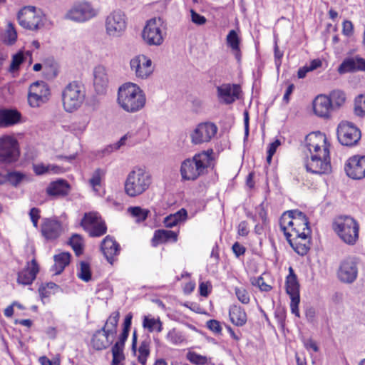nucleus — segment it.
Returning a JSON list of instances; mask_svg holds the SVG:
<instances>
[{"label":"nucleus","mask_w":365,"mask_h":365,"mask_svg":"<svg viewBox=\"0 0 365 365\" xmlns=\"http://www.w3.org/2000/svg\"><path fill=\"white\" fill-rule=\"evenodd\" d=\"M359 225L352 217L346 216L339 220L336 231L346 244L354 245L359 238Z\"/></svg>","instance_id":"nucleus-9"},{"label":"nucleus","mask_w":365,"mask_h":365,"mask_svg":"<svg viewBox=\"0 0 365 365\" xmlns=\"http://www.w3.org/2000/svg\"><path fill=\"white\" fill-rule=\"evenodd\" d=\"M291 214H294L292 232H291V235L294 236L302 235V239H304L305 237H309L311 234V230L306 215L298 210H292Z\"/></svg>","instance_id":"nucleus-19"},{"label":"nucleus","mask_w":365,"mask_h":365,"mask_svg":"<svg viewBox=\"0 0 365 365\" xmlns=\"http://www.w3.org/2000/svg\"><path fill=\"white\" fill-rule=\"evenodd\" d=\"M77 275L83 281L86 282H89L91 279V271L89 263L81 261Z\"/></svg>","instance_id":"nucleus-50"},{"label":"nucleus","mask_w":365,"mask_h":365,"mask_svg":"<svg viewBox=\"0 0 365 365\" xmlns=\"http://www.w3.org/2000/svg\"><path fill=\"white\" fill-rule=\"evenodd\" d=\"M33 170L36 175L46 174H58L62 173L63 169L56 165L38 163L33 164Z\"/></svg>","instance_id":"nucleus-34"},{"label":"nucleus","mask_w":365,"mask_h":365,"mask_svg":"<svg viewBox=\"0 0 365 365\" xmlns=\"http://www.w3.org/2000/svg\"><path fill=\"white\" fill-rule=\"evenodd\" d=\"M38 272V266L36 259L31 260V266L28 267L18 274L17 282L24 285L32 284Z\"/></svg>","instance_id":"nucleus-29"},{"label":"nucleus","mask_w":365,"mask_h":365,"mask_svg":"<svg viewBox=\"0 0 365 365\" xmlns=\"http://www.w3.org/2000/svg\"><path fill=\"white\" fill-rule=\"evenodd\" d=\"M327 96L330 99L333 108H340L346 101V95L341 90H334Z\"/></svg>","instance_id":"nucleus-37"},{"label":"nucleus","mask_w":365,"mask_h":365,"mask_svg":"<svg viewBox=\"0 0 365 365\" xmlns=\"http://www.w3.org/2000/svg\"><path fill=\"white\" fill-rule=\"evenodd\" d=\"M286 292L289 296L291 312L296 317H299V304L300 302L299 284L297 277L292 267L289 268V274L285 282Z\"/></svg>","instance_id":"nucleus-12"},{"label":"nucleus","mask_w":365,"mask_h":365,"mask_svg":"<svg viewBox=\"0 0 365 365\" xmlns=\"http://www.w3.org/2000/svg\"><path fill=\"white\" fill-rule=\"evenodd\" d=\"M98 14V10L91 3L80 1L72 6L66 14L65 18L75 22L83 23L96 17Z\"/></svg>","instance_id":"nucleus-10"},{"label":"nucleus","mask_w":365,"mask_h":365,"mask_svg":"<svg viewBox=\"0 0 365 365\" xmlns=\"http://www.w3.org/2000/svg\"><path fill=\"white\" fill-rule=\"evenodd\" d=\"M108 85L106 69L103 66H98L93 70V86L98 94L106 93Z\"/></svg>","instance_id":"nucleus-22"},{"label":"nucleus","mask_w":365,"mask_h":365,"mask_svg":"<svg viewBox=\"0 0 365 365\" xmlns=\"http://www.w3.org/2000/svg\"><path fill=\"white\" fill-rule=\"evenodd\" d=\"M110 334H107L105 327L96 331L91 339V344L96 350H103L113 344V339L110 338Z\"/></svg>","instance_id":"nucleus-27"},{"label":"nucleus","mask_w":365,"mask_h":365,"mask_svg":"<svg viewBox=\"0 0 365 365\" xmlns=\"http://www.w3.org/2000/svg\"><path fill=\"white\" fill-rule=\"evenodd\" d=\"M286 239L292 248L301 256L307 255L310 249L309 237L302 239V235H299V236L287 235Z\"/></svg>","instance_id":"nucleus-24"},{"label":"nucleus","mask_w":365,"mask_h":365,"mask_svg":"<svg viewBox=\"0 0 365 365\" xmlns=\"http://www.w3.org/2000/svg\"><path fill=\"white\" fill-rule=\"evenodd\" d=\"M354 26L351 21L345 20L343 22L342 33L346 36H351L353 34Z\"/></svg>","instance_id":"nucleus-60"},{"label":"nucleus","mask_w":365,"mask_h":365,"mask_svg":"<svg viewBox=\"0 0 365 365\" xmlns=\"http://www.w3.org/2000/svg\"><path fill=\"white\" fill-rule=\"evenodd\" d=\"M17 39V32L14 26L11 23H9L4 36V42L7 45H13Z\"/></svg>","instance_id":"nucleus-49"},{"label":"nucleus","mask_w":365,"mask_h":365,"mask_svg":"<svg viewBox=\"0 0 365 365\" xmlns=\"http://www.w3.org/2000/svg\"><path fill=\"white\" fill-rule=\"evenodd\" d=\"M68 245H71L76 256H80L83 252V239L79 235L74 234L69 239Z\"/></svg>","instance_id":"nucleus-44"},{"label":"nucleus","mask_w":365,"mask_h":365,"mask_svg":"<svg viewBox=\"0 0 365 365\" xmlns=\"http://www.w3.org/2000/svg\"><path fill=\"white\" fill-rule=\"evenodd\" d=\"M252 284L255 286H257L259 289L262 292H269L272 289V287L264 281L263 277H258L255 281H252Z\"/></svg>","instance_id":"nucleus-59"},{"label":"nucleus","mask_w":365,"mask_h":365,"mask_svg":"<svg viewBox=\"0 0 365 365\" xmlns=\"http://www.w3.org/2000/svg\"><path fill=\"white\" fill-rule=\"evenodd\" d=\"M128 211L132 215V217L135 218L137 222L145 221L147 219L148 214L150 213L148 210L143 209L138 206L130 207L128 209Z\"/></svg>","instance_id":"nucleus-42"},{"label":"nucleus","mask_w":365,"mask_h":365,"mask_svg":"<svg viewBox=\"0 0 365 365\" xmlns=\"http://www.w3.org/2000/svg\"><path fill=\"white\" fill-rule=\"evenodd\" d=\"M186 358L192 364L195 365H205L207 363L206 356L197 354L194 351H188Z\"/></svg>","instance_id":"nucleus-54"},{"label":"nucleus","mask_w":365,"mask_h":365,"mask_svg":"<svg viewBox=\"0 0 365 365\" xmlns=\"http://www.w3.org/2000/svg\"><path fill=\"white\" fill-rule=\"evenodd\" d=\"M106 32L110 37H120L126 29L125 14L120 10L112 11L106 19Z\"/></svg>","instance_id":"nucleus-14"},{"label":"nucleus","mask_w":365,"mask_h":365,"mask_svg":"<svg viewBox=\"0 0 365 365\" xmlns=\"http://www.w3.org/2000/svg\"><path fill=\"white\" fill-rule=\"evenodd\" d=\"M143 327L147 329L150 332L156 331L157 332H161L163 330V324L159 318H149L148 317H144L143 322Z\"/></svg>","instance_id":"nucleus-39"},{"label":"nucleus","mask_w":365,"mask_h":365,"mask_svg":"<svg viewBox=\"0 0 365 365\" xmlns=\"http://www.w3.org/2000/svg\"><path fill=\"white\" fill-rule=\"evenodd\" d=\"M29 93L38 94L40 96L45 95L50 97L51 92L48 86L43 81H36L33 83L29 90Z\"/></svg>","instance_id":"nucleus-38"},{"label":"nucleus","mask_w":365,"mask_h":365,"mask_svg":"<svg viewBox=\"0 0 365 365\" xmlns=\"http://www.w3.org/2000/svg\"><path fill=\"white\" fill-rule=\"evenodd\" d=\"M354 113L358 116L365 115V94L359 95L355 98Z\"/></svg>","instance_id":"nucleus-52"},{"label":"nucleus","mask_w":365,"mask_h":365,"mask_svg":"<svg viewBox=\"0 0 365 365\" xmlns=\"http://www.w3.org/2000/svg\"><path fill=\"white\" fill-rule=\"evenodd\" d=\"M161 19L154 18L148 20L142 32V37L150 46H160L163 43L164 36Z\"/></svg>","instance_id":"nucleus-11"},{"label":"nucleus","mask_w":365,"mask_h":365,"mask_svg":"<svg viewBox=\"0 0 365 365\" xmlns=\"http://www.w3.org/2000/svg\"><path fill=\"white\" fill-rule=\"evenodd\" d=\"M100 219V216L96 212H88L85 213L83 219L81 220V225L84 229H89V227H92L98 223Z\"/></svg>","instance_id":"nucleus-47"},{"label":"nucleus","mask_w":365,"mask_h":365,"mask_svg":"<svg viewBox=\"0 0 365 365\" xmlns=\"http://www.w3.org/2000/svg\"><path fill=\"white\" fill-rule=\"evenodd\" d=\"M313 108L315 114L318 116L327 118L333 107L328 96L321 94L317 96L314 100Z\"/></svg>","instance_id":"nucleus-26"},{"label":"nucleus","mask_w":365,"mask_h":365,"mask_svg":"<svg viewBox=\"0 0 365 365\" xmlns=\"http://www.w3.org/2000/svg\"><path fill=\"white\" fill-rule=\"evenodd\" d=\"M217 132V127L213 123H200L190 133L191 142L195 145L207 143L216 135Z\"/></svg>","instance_id":"nucleus-15"},{"label":"nucleus","mask_w":365,"mask_h":365,"mask_svg":"<svg viewBox=\"0 0 365 365\" xmlns=\"http://www.w3.org/2000/svg\"><path fill=\"white\" fill-rule=\"evenodd\" d=\"M54 264L52 270L55 272V274H60L68 266L71 261V254L68 252H61L53 257Z\"/></svg>","instance_id":"nucleus-32"},{"label":"nucleus","mask_w":365,"mask_h":365,"mask_svg":"<svg viewBox=\"0 0 365 365\" xmlns=\"http://www.w3.org/2000/svg\"><path fill=\"white\" fill-rule=\"evenodd\" d=\"M119 318L120 313L118 311L112 312L103 327H105L106 333L110 334L112 337L116 334Z\"/></svg>","instance_id":"nucleus-36"},{"label":"nucleus","mask_w":365,"mask_h":365,"mask_svg":"<svg viewBox=\"0 0 365 365\" xmlns=\"http://www.w3.org/2000/svg\"><path fill=\"white\" fill-rule=\"evenodd\" d=\"M86 97L83 86L76 81L68 84L62 91L63 106L66 112L72 113L79 108Z\"/></svg>","instance_id":"nucleus-4"},{"label":"nucleus","mask_w":365,"mask_h":365,"mask_svg":"<svg viewBox=\"0 0 365 365\" xmlns=\"http://www.w3.org/2000/svg\"><path fill=\"white\" fill-rule=\"evenodd\" d=\"M232 251L236 255V257H239L241 255H243L246 251V249L244 246L241 245L239 242H236L233 244L232 247Z\"/></svg>","instance_id":"nucleus-63"},{"label":"nucleus","mask_w":365,"mask_h":365,"mask_svg":"<svg viewBox=\"0 0 365 365\" xmlns=\"http://www.w3.org/2000/svg\"><path fill=\"white\" fill-rule=\"evenodd\" d=\"M307 172L317 175H327L331 172V165L330 163L329 150H324V155L319 156L318 154L310 156L306 165Z\"/></svg>","instance_id":"nucleus-13"},{"label":"nucleus","mask_w":365,"mask_h":365,"mask_svg":"<svg viewBox=\"0 0 365 365\" xmlns=\"http://www.w3.org/2000/svg\"><path fill=\"white\" fill-rule=\"evenodd\" d=\"M21 114L16 109L0 108V128H8L21 121Z\"/></svg>","instance_id":"nucleus-25"},{"label":"nucleus","mask_w":365,"mask_h":365,"mask_svg":"<svg viewBox=\"0 0 365 365\" xmlns=\"http://www.w3.org/2000/svg\"><path fill=\"white\" fill-rule=\"evenodd\" d=\"M306 146L310 153V156L318 154L319 156L324 155V150H329L327 145V138L322 133H312L307 135L305 138Z\"/></svg>","instance_id":"nucleus-16"},{"label":"nucleus","mask_w":365,"mask_h":365,"mask_svg":"<svg viewBox=\"0 0 365 365\" xmlns=\"http://www.w3.org/2000/svg\"><path fill=\"white\" fill-rule=\"evenodd\" d=\"M71 190L69 183L63 179L51 182L46 188V193L51 197H59L66 196Z\"/></svg>","instance_id":"nucleus-28"},{"label":"nucleus","mask_w":365,"mask_h":365,"mask_svg":"<svg viewBox=\"0 0 365 365\" xmlns=\"http://www.w3.org/2000/svg\"><path fill=\"white\" fill-rule=\"evenodd\" d=\"M187 217V212L185 208H181L174 214H170L164 219V224L166 227H173L178 223L184 222Z\"/></svg>","instance_id":"nucleus-33"},{"label":"nucleus","mask_w":365,"mask_h":365,"mask_svg":"<svg viewBox=\"0 0 365 365\" xmlns=\"http://www.w3.org/2000/svg\"><path fill=\"white\" fill-rule=\"evenodd\" d=\"M43 19L41 11L32 6L23 7L17 14L19 25L30 31H36L43 26Z\"/></svg>","instance_id":"nucleus-6"},{"label":"nucleus","mask_w":365,"mask_h":365,"mask_svg":"<svg viewBox=\"0 0 365 365\" xmlns=\"http://www.w3.org/2000/svg\"><path fill=\"white\" fill-rule=\"evenodd\" d=\"M229 316L232 323L237 327H242L247 320L245 309L235 305L230 308Z\"/></svg>","instance_id":"nucleus-31"},{"label":"nucleus","mask_w":365,"mask_h":365,"mask_svg":"<svg viewBox=\"0 0 365 365\" xmlns=\"http://www.w3.org/2000/svg\"><path fill=\"white\" fill-rule=\"evenodd\" d=\"M336 135L341 145L352 147L357 145L361 139V133L360 129L354 123L342 120L337 126Z\"/></svg>","instance_id":"nucleus-7"},{"label":"nucleus","mask_w":365,"mask_h":365,"mask_svg":"<svg viewBox=\"0 0 365 365\" xmlns=\"http://www.w3.org/2000/svg\"><path fill=\"white\" fill-rule=\"evenodd\" d=\"M40 210L36 207H33L30 210L29 215L31 217V220L33 222V225L35 227L38 226V219L40 218Z\"/></svg>","instance_id":"nucleus-61"},{"label":"nucleus","mask_w":365,"mask_h":365,"mask_svg":"<svg viewBox=\"0 0 365 365\" xmlns=\"http://www.w3.org/2000/svg\"><path fill=\"white\" fill-rule=\"evenodd\" d=\"M124 346L115 344L112 347V365H120V361L125 359L123 354Z\"/></svg>","instance_id":"nucleus-48"},{"label":"nucleus","mask_w":365,"mask_h":365,"mask_svg":"<svg viewBox=\"0 0 365 365\" xmlns=\"http://www.w3.org/2000/svg\"><path fill=\"white\" fill-rule=\"evenodd\" d=\"M166 339L174 345L180 344L185 341L182 334L175 329H173L168 331Z\"/></svg>","instance_id":"nucleus-53"},{"label":"nucleus","mask_w":365,"mask_h":365,"mask_svg":"<svg viewBox=\"0 0 365 365\" xmlns=\"http://www.w3.org/2000/svg\"><path fill=\"white\" fill-rule=\"evenodd\" d=\"M49 100V97L43 95L34 94L32 93H28V103L32 108H38L46 103Z\"/></svg>","instance_id":"nucleus-45"},{"label":"nucleus","mask_w":365,"mask_h":365,"mask_svg":"<svg viewBox=\"0 0 365 365\" xmlns=\"http://www.w3.org/2000/svg\"><path fill=\"white\" fill-rule=\"evenodd\" d=\"M61 222L53 218H46L41 224V234L47 240L57 239L62 233Z\"/></svg>","instance_id":"nucleus-20"},{"label":"nucleus","mask_w":365,"mask_h":365,"mask_svg":"<svg viewBox=\"0 0 365 365\" xmlns=\"http://www.w3.org/2000/svg\"><path fill=\"white\" fill-rule=\"evenodd\" d=\"M359 259L355 256H349L340 261L336 272L339 280L344 284L354 283L358 277Z\"/></svg>","instance_id":"nucleus-8"},{"label":"nucleus","mask_w":365,"mask_h":365,"mask_svg":"<svg viewBox=\"0 0 365 365\" xmlns=\"http://www.w3.org/2000/svg\"><path fill=\"white\" fill-rule=\"evenodd\" d=\"M292 210L285 212L279 220L280 230L284 232V236L291 235L292 232L294 214H291Z\"/></svg>","instance_id":"nucleus-35"},{"label":"nucleus","mask_w":365,"mask_h":365,"mask_svg":"<svg viewBox=\"0 0 365 365\" xmlns=\"http://www.w3.org/2000/svg\"><path fill=\"white\" fill-rule=\"evenodd\" d=\"M304 347L307 349H312L315 352H318L319 349L317 343L312 339L304 340L303 341Z\"/></svg>","instance_id":"nucleus-64"},{"label":"nucleus","mask_w":365,"mask_h":365,"mask_svg":"<svg viewBox=\"0 0 365 365\" xmlns=\"http://www.w3.org/2000/svg\"><path fill=\"white\" fill-rule=\"evenodd\" d=\"M107 227L104 222H98L93 226L89 228L90 236L100 237L106 234Z\"/></svg>","instance_id":"nucleus-55"},{"label":"nucleus","mask_w":365,"mask_h":365,"mask_svg":"<svg viewBox=\"0 0 365 365\" xmlns=\"http://www.w3.org/2000/svg\"><path fill=\"white\" fill-rule=\"evenodd\" d=\"M178 235L175 232L167 230H158L155 231L154 236L152 239L153 246L158 244L167 242L168 241L177 242Z\"/></svg>","instance_id":"nucleus-30"},{"label":"nucleus","mask_w":365,"mask_h":365,"mask_svg":"<svg viewBox=\"0 0 365 365\" xmlns=\"http://www.w3.org/2000/svg\"><path fill=\"white\" fill-rule=\"evenodd\" d=\"M106 170L102 168H97L92 174L89 183L93 190L97 192V187L101 186V180L105 177Z\"/></svg>","instance_id":"nucleus-46"},{"label":"nucleus","mask_w":365,"mask_h":365,"mask_svg":"<svg viewBox=\"0 0 365 365\" xmlns=\"http://www.w3.org/2000/svg\"><path fill=\"white\" fill-rule=\"evenodd\" d=\"M26 178V175L19 171H8L6 174V183L9 182L14 187H18Z\"/></svg>","instance_id":"nucleus-40"},{"label":"nucleus","mask_w":365,"mask_h":365,"mask_svg":"<svg viewBox=\"0 0 365 365\" xmlns=\"http://www.w3.org/2000/svg\"><path fill=\"white\" fill-rule=\"evenodd\" d=\"M192 21L197 25H202L206 22V19L204 16L199 14L194 10H191Z\"/></svg>","instance_id":"nucleus-62"},{"label":"nucleus","mask_w":365,"mask_h":365,"mask_svg":"<svg viewBox=\"0 0 365 365\" xmlns=\"http://www.w3.org/2000/svg\"><path fill=\"white\" fill-rule=\"evenodd\" d=\"M20 150L18 140L13 136L4 135L0 138V165H12L19 158Z\"/></svg>","instance_id":"nucleus-5"},{"label":"nucleus","mask_w":365,"mask_h":365,"mask_svg":"<svg viewBox=\"0 0 365 365\" xmlns=\"http://www.w3.org/2000/svg\"><path fill=\"white\" fill-rule=\"evenodd\" d=\"M207 327L216 334H221L222 327L219 321L215 319H210L206 323Z\"/></svg>","instance_id":"nucleus-58"},{"label":"nucleus","mask_w":365,"mask_h":365,"mask_svg":"<svg viewBox=\"0 0 365 365\" xmlns=\"http://www.w3.org/2000/svg\"><path fill=\"white\" fill-rule=\"evenodd\" d=\"M356 56L346 58L338 68L341 74L356 71Z\"/></svg>","instance_id":"nucleus-43"},{"label":"nucleus","mask_w":365,"mask_h":365,"mask_svg":"<svg viewBox=\"0 0 365 365\" xmlns=\"http://www.w3.org/2000/svg\"><path fill=\"white\" fill-rule=\"evenodd\" d=\"M130 65L136 76L143 79L147 78L153 71L152 61L145 55H140L132 58Z\"/></svg>","instance_id":"nucleus-18"},{"label":"nucleus","mask_w":365,"mask_h":365,"mask_svg":"<svg viewBox=\"0 0 365 365\" xmlns=\"http://www.w3.org/2000/svg\"><path fill=\"white\" fill-rule=\"evenodd\" d=\"M347 175L355 180L365 178V155H354L350 158L345 166Z\"/></svg>","instance_id":"nucleus-17"},{"label":"nucleus","mask_w":365,"mask_h":365,"mask_svg":"<svg viewBox=\"0 0 365 365\" xmlns=\"http://www.w3.org/2000/svg\"><path fill=\"white\" fill-rule=\"evenodd\" d=\"M227 43L235 51H240V39L235 30H231L227 36Z\"/></svg>","instance_id":"nucleus-51"},{"label":"nucleus","mask_w":365,"mask_h":365,"mask_svg":"<svg viewBox=\"0 0 365 365\" xmlns=\"http://www.w3.org/2000/svg\"><path fill=\"white\" fill-rule=\"evenodd\" d=\"M240 87L237 84H223L217 87L218 96L226 104H231L239 98Z\"/></svg>","instance_id":"nucleus-23"},{"label":"nucleus","mask_w":365,"mask_h":365,"mask_svg":"<svg viewBox=\"0 0 365 365\" xmlns=\"http://www.w3.org/2000/svg\"><path fill=\"white\" fill-rule=\"evenodd\" d=\"M152 183L150 174L140 168L131 170L125 179L124 190L130 197H137L145 192Z\"/></svg>","instance_id":"nucleus-3"},{"label":"nucleus","mask_w":365,"mask_h":365,"mask_svg":"<svg viewBox=\"0 0 365 365\" xmlns=\"http://www.w3.org/2000/svg\"><path fill=\"white\" fill-rule=\"evenodd\" d=\"M150 340L148 338L143 340L140 344L138 359L141 365L146 364L147 358L150 355Z\"/></svg>","instance_id":"nucleus-41"},{"label":"nucleus","mask_w":365,"mask_h":365,"mask_svg":"<svg viewBox=\"0 0 365 365\" xmlns=\"http://www.w3.org/2000/svg\"><path fill=\"white\" fill-rule=\"evenodd\" d=\"M26 58L22 52H19L13 56L10 65V71L13 72L19 68L20 65L25 61Z\"/></svg>","instance_id":"nucleus-56"},{"label":"nucleus","mask_w":365,"mask_h":365,"mask_svg":"<svg viewBox=\"0 0 365 365\" xmlns=\"http://www.w3.org/2000/svg\"><path fill=\"white\" fill-rule=\"evenodd\" d=\"M235 294L238 300L242 304H248L250 302V295L248 292L243 287H236Z\"/></svg>","instance_id":"nucleus-57"},{"label":"nucleus","mask_w":365,"mask_h":365,"mask_svg":"<svg viewBox=\"0 0 365 365\" xmlns=\"http://www.w3.org/2000/svg\"><path fill=\"white\" fill-rule=\"evenodd\" d=\"M101 250L108 262L113 264L120 253V246L113 237L107 235L101 244Z\"/></svg>","instance_id":"nucleus-21"},{"label":"nucleus","mask_w":365,"mask_h":365,"mask_svg":"<svg viewBox=\"0 0 365 365\" xmlns=\"http://www.w3.org/2000/svg\"><path fill=\"white\" fill-rule=\"evenodd\" d=\"M118 103L128 113H136L145 107L146 97L143 91L136 84L127 83L118 91Z\"/></svg>","instance_id":"nucleus-1"},{"label":"nucleus","mask_w":365,"mask_h":365,"mask_svg":"<svg viewBox=\"0 0 365 365\" xmlns=\"http://www.w3.org/2000/svg\"><path fill=\"white\" fill-rule=\"evenodd\" d=\"M213 150L195 154L192 158L184 160L180 166V175L184 180H195L202 175L212 160Z\"/></svg>","instance_id":"nucleus-2"}]
</instances>
